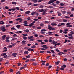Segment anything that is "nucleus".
I'll use <instances>...</instances> for the list:
<instances>
[{"mask_svg":"<svg viewBox=\"0 0 74 74\" xmlns=\"http://www.w3.org/2000/svg\"><path fill=\"white\" fill-rule=\"evenodd\" d=\"M11 10L12 11H15V10H16V8H11Z\"/></svg>","mask_w":74,"mask_h":74,"instance_id":"bf43d9fd","label":"nucleus"},{"mask_svg":"<svg viewBox=\"0 0 74 74\" xmlns=\"http://www.w3.org/2000/svg\"><path fill=\"white\" fill-rule=\"evenodd\" d=\"M32 4V3L30 2L28 4V5H31Z\"/></svg>","mask_w":74,"mask_h":74,"instance_id":"603ef678","label":"nucleus"},{"mask_svg":"<svg viewBox=\"0 0 74 74\" xmlns=\"http://www.w3.org/2000/svg\"><path fill=\"white\" fill-rule=\"evenodd\" d=\"M16 9L17 10H19V7H16Z\"/></svg>","mask_w":74,"mask_h":74,"instance_id":"37998d69","label":"nucleus"},{"mask_svg":"<svg viewBox=\"0 0 74 74\" xmlns=\"http://www.w3.org/2000/svg\"><path fill=\"white\" fill-rule=\"evenodd\" d=\"M4 71H3L0 72V74H4Z\"/></svg>","mask_w":74,"mask_h":74,"instance_id":"774afa93","label":"nucleus"},{"mask_svg":"<svg viewBox=\"0 0 74 74\" xmlns=\"http://www.w3.org/2000/svg\"><path fill=\"white\" fill-rule=\"evenodd\" d=\"M50 51L52 53H55L54 51L53 50H50Z\"/></svg>","mask_w":74,"mask_h":74,"instance_id":"3c124183","label":"nucleus"},{"mask_svg":"<svg viewBox=\"0 0 74 74\" xmlns=\"http://www.w3.org/2000/svg\"><path fill=\"white\" fill-rule=\"evenodd\" d=\"M41 31H42L43 32H46V29H41Z\"/></svg>","mask_w":74,"mask_h":74,"instance_id":"e2e57ef3","label":"nucleus"},{"mask_svg":"<svg viewBox=\"0 0 74 74\" xmlns=\"http://www.w3.org/2000/svg\"><path fill=\"white\" fill-rule=\"evenodd\" d=\"M56 3L57 4H59L60 3V2L58 1H56Z\"/></svg>","mask_w":74,"mask_h":74,"instance_id":"6e6d98bb","label":"nucleus"},{"mask_svg":"<svg viewBox=\"0 0 74 74\" xmlns=\"http://www.w3.org/2000/svg\"><path fill=\"white\" fill-rule=\"evenodd\" d=\"M40 33L41 34H45V32L42 31H41L40 32Z\"/></svg>","mask_w":74,"mask_h":74,"instance_id":"13d9d810","label":"nucleus"},{"mask_svg":"<svg viewBox=\"0 0 74 74\" xmlns=\"http://www.w3.org/2000/svg\"><path fill=\"white\" fill-rule=\"evenodd\" d=\"M62 12V14H66V11H63Z\"/></svg>","mask_w":74,"mask_h":74,"instance_id":"5fc2aeb1","label":"nucleus"},{"mask_svg":"<svg viewBox=\"0 0 74 74\" xmlns=\"http://www.w3.org/2000/svg\"><path fill=\"white\" fill-rule=\"evenodd\" d=\"M52 42L53 44H56V43H58V42H55V40H53L52 41Z\"/></svg>","mask_w":74,"mask_h":74,"instance_id":"2eb2a0df","label":"nucleus"},{"mask_svg":"<svg viewBox=\"0 0 74 74\" xmlns=\"http://www.w3.org/2000/svg\"><path fill=\"white\" fill-rule=\"evenodd\" d=\"M64 18H67V19H68V18H70V17L68 16H65L64 17Z\"/></svg>","mask_w":74,"mask_h":74,"instance_id":"f704fd0d","label":"nucleus"},{"mask_svg":"<svg viewBox=\"0 0 74 74\" xmlns=\"http://www.w3.org/2000/svg\"><path fill=\"white\" fill-rule=\"evenodd\" d=\"M40 26H44V24L42 23H40Z\"/></svg>","mask_w":74,"mask_h":74,"instance_id":"4d7b16f0","label":"nucleus"},{"mask_svg":"<svg viewBox=\"0 0 74 74\" xmlns=\"http://www.w3.org/2000/svg\"><path fill=\"white\" fill-rule=\"evenodd\" d=\"M53 3L52 0H51L49 1V2L48 3V4H51V3Z\"/></svg>","mask_w":74,"mask_h":74,"instance_id":"4468645a","label":"nucleus"},{"mask_svg":"<svg viewBox=\"0 0 74 74\" xmlns=\"http://www.w3.org/2000/svg\"><path fill=\"white\" fill-rule=\"evenodd\" d=\"M60 24L61 26H62V25H65L64 23H59V25Z\"/></svg>","mask_w":74,"mask_h":74,"instance_id":"aec40b11","label":"nucleus"},{"mask_svg":"<svg viewBox=\"0 0 74 74\" xmlns=\"http://www.w3.org/2000/svg\"><path fill=\"white\" fill-rule=\"evenodd\" d=\"M24 54H25L26 55L28 54L29 53V52L27 51H25L24 52Z\"/></svg>","mask_w":74,"mask_h":74,"instance_id":"412c9836","label":"nucleus"},{"mask_svg":"<svg viewBox=\"0 0 74 74\" xmlns=\"http://www.w3.org/2000/svg\"><path fill=\"white\" fill-rule=\"evenodd\" d=\"M10 72H13V71H14L13 70V69H11L10 70Z\"/></svg>","mask_w":74,"mask_h":74,"instance_id":"de8ad7c7","label":"nucleus"},{"mask_svg":"<svg viewBox=\"0 0 74 74\" xmlns=\"http://www.w3.org/2000/svg\"><path fill=\"white\" fill-rule=\"evenodd\" d=\"M27 51H34V49H33L29 48L28 49Z\"/></svg>","mask_w":74,"mask_h":74,"instance_id":"423d86ee","label":"nucleus"},{"mask_svg":"<svg viewBox=\"0 0 74 74\" xmlns=\"http://www.w3.org/2000/svg\"><path fill=\"white\" fill-rule=\"evenodd\" d=\"M68 38L69 39H73L74 38L73 36H69Z\"/></svg>","mask_w":74,"mask_h":74,"instance_id":"473e14b6","label":"nucleus"},{"mask_svg":"<svg viewBox=\"0 0 74 74\" xmlns=\"http://www.w3.org/2000/svg\"><path fill=\"white\" fill-rule=\"evenodd\" d=\"M42 47L45 49H48V46H47L46 45H43L42 46Z\"/></svg>","mask_w":74,"mask_h":74,"instance_id":"39448f33","label":"nucleus"},{"mask_svg":"<svg viewBox=\"0 0 74 74\" xmlns=\"http://www.w3.org/2000/svg\"><path fill=\"white\" fill-rule=\"evenodd\" d=\"M30 11H27L25 12V14H28L30 13Z\"/></svg>","mask_w":74,"mask_h":74,"instance_id":"dca6fc26","label":"nucleus"},{"mask_svg":"<svg viewBox=\"0 0 74 74\" xmlns=\"http://www.w3.org/2000/svg\"><path fill=\"white\" fill-rule=\"evenodd\" d=\"M23 23H24V24H27V21H24Z\"/></svg>","mask_w":74,"mask_h":74,"instance_id":"72a5a7b5","label":"nucleus"},{"mask_svg":"<svg viewBox=\"0 0 74 74\" xmlns=\"http://www.w3.org/2000/svg\"><path fill=\"white\" fill-rule=\"evenodd\" d=\"M71 25V23H66V25H67L66 26V27H71L73 26L72 25Z\"/></svg>","mask_w":74,"mask_h":74,"instance_id":"20e7f679","label":"nucleus"},{"mask_svg":"<svg viewBox=\"0 0 74 74\" xmlns=\"http://www.w3.org/2000/svg\"><path fill=\"white\" fill-rule=\"evenodd\" d=\"M23 60H27V58H22Z\"/></svg>","mask_w":74,"mask_h":74,"instance_id":"8fccbe9b","label":"nucleus"},{"mask_svg":"<svg viewBox=\"0 0 74 74\" xmlns=\"http://www.w3.org/2000/svg\"><path fill=\"white\" fill-rule=\"evenodd\" d=\"M34 25V23H30L29 25L27 24H23V26H29V27H32V26H33Z\"/></svg>","mask_w":74,"mask_h":74,"instance_id":"f03ea898","label":"nucleus"},{"mask_svg":"<svg viewBox=\"0 0 74 74\" xmlns=\"http://www.w3.org/2000/svg\"><path fill=\"white\" fill-rule=\"evenodd\" d=\"M16 27H17V28H19L20 27H21V25H17L16 26Z\"/></svg>","mask_w":74,"mask_h":74,"instance_id":"c85d7f7f","label":"nucleus"},{"mask_svg":"<svg viewBox=\"0 0 74 74\" xmlns=\"http://www.w3.org/2000/svg\"><path fill=\"white\" fill-rule=\"evenodd\" d=\"M31 1L33 2V3H37L38 0H31Z\"/></svg>","mask_w":74,"mask_h":74,"instance_id":"f8f14e48","label":"nucleus"},{"mask_svg":"<svg viewBox=\"0 0 74 74\" xmlns=\"http://www.w3.org/2000/svg\"><path fill=\"white\" fill-rule=\"evenodd\" d=\"M47 53H52V52H51V51H47Z\"/></svg>","mask_w":74,"mask_h":74,"instance_id":"a19ab883","label":"nucleus"},{"mask_svg":"<svg viewBox=\"0 0 74 74\" xmlns=\"http://www.w3.org/2000/svg\"><path fill=\"white\" fill-rule=\"evenodd\" d=\"M23 38L24 40H26L27 38V37H26V36H23Z\"/></svg>","mask_w":74,"mask_h":74,"instance_id":"2f4dec72","label":"nucleus"},{"mask_svg":"<svg viewBox=\"0 0 74 74\" xmlns=\"http://www.w3.org/2000/svg\"><path fill=\"white\" fill-rule=\"evenodd\" d=\"M66 66L65 64H64L62 65V66H61V68H66Z\"/></svg>","mask_w":74,"mask_h":74,"instance_id":"a211bd4d","label":"nucleus"},{"mask_svg":"<svg viewBox=\"0 0 74 74\" xmlns=\"http://www.w3.org/2000/svg\"><path fill=\"white\" fill-rule=\"evenodd\" d=\"M60 5L61 6H64V4L63 3H61L60 4Z\"/></svg>","mask_w":74,"mask_h":74,"instance_id":"79ce46f5","label":"nucleus"},{"mask_svg":"<svg viewBox=\"0 0 74 74\" xmlns=\"http://www.w3.org/2000/svg\"><path fill=\"white\" fill-rule=\"evenodd\" d=\"M40 8H43V5H41L40 6Z\"/></svg>","mask_w":74,"mask_h":74,"instance_id":"864d4df0","label":"nucleus"},{"mask_svg":"<svg viewBox=\"0 0 74 74\" xmlns=\"http://www.w3.org/2000/svg\"><path fill=\"white\" fill-rule=\"evenodd\" d=\"M40 53H43L44 52V51H41L40 52Z\"/></svg>","mask_w":74,"mask_h":74,"instance_id":"052dcab7","label":"nucleus"},{"mask_svg":"<svg viewBox=\"0 0 74 74\" xmlns=\"http://www.w3.org/2000/svg\"><path fill=\"white\" fill-rule=\"evenodd\" d=\"M60 63V61H58L57 62H55V64H56V65H58L59 64V63Z\"/></svg>","mask_w":74,"mask_h":74,"instance_id":"4be33fe9","label":"nucleus"},{"mask_svg":"<svg viewBox=\"0 0 74 74\" xmlns=\"http://www.w3.org/2000/svg\"><path fill=\"white\" fill-rule=\"evenodd\" d=\"M45 23H49V22H48L47 21H46L45 22Z\"/></svg>","mask_w":74,"mask_h":74,"instance_id":"09e8293b","label":"nucleus"},{"mask_svg":"<svg viewBox=\"0 0 74 74\" xmlns=\"http://www.w3.org/2000/svg\"><path fill=\"white\" fill-rule=\"evenodd\" d=\"M34 6H37V5H39L37 3L34 4L33 5Z\"/></svg>","mask_w":74,"mask_h":74,"instance_id":"c9c22d12","label":"nucleus"},{"mask_svg":"<svg viewBox=\"0 0 74 74\" xmlns=\"http://www.w3.org/2000/svg\"><path fill=\"white\" fill-rule=\"evenodd\" d=\"M32 48H36V46L35 45H33L31 47Z\"/></svg>","mask_w":74,"mask_h":74,"instance_id":"393cba45","label":"nucleus"},{"mask_svg":"<svg viewBox=\"0 0 74 74\" xmlns=\"http://www.w3.org/2000/svg\"><path fill=\"white\" fill-rule=\"evenodd\" d=\"M6 37V35H4L2 36V38L3 39V40L5 39V37Z\"/></svg>","mask_w":74,"mask_h":74,"instance_id":"b1692460","label":"nucleus"},{"mask_svg":"<svg viewBox=\"0 0 74 74\" xmlns=\"http://www.w3.org/2000/svg\"><path fill=\"white\" fill-rule=\"evenodd\" d=\"M4 49H5V50H4L2 52H7V49L6 47H4L3 48Z\"/></svg>","mask_w":74,"mask_h":74,"instance_id":"1a4fd4ad","label":"nucleus"},{"mask_svg":"<svg viewBox=\"0 0 74 74\" xmlns=\"http://www.w3.org/2000/svg\"><path fill=\"white\" fill-rule=\"evenodd\" d=\"M43 1V0H39L38 2V3H40V2H41V1Z\"/></svg>","mask_w":74,"mask_h":74,"instance_id":"49530a36","label":"nucleus"},{"mask_svg":"<svg viewBox=\"0 0 74 74\" xmlns=\"http://www.w3.org/2000/svg\"><path fill=\"white\" fill-rule=\"evenodd\" d=\"M12 4H16V3L13 1L12 2Z\"/></svg>","mask_w":74,"mask_h":74,"instance_id":"c03bdc74","label":"nucleus"},{"mask_svg":"<svg viewBox=\"0 0 74 74\" xmlns=\"http://www.w3.org/2000/svg\"><path fill=\"white\" fill-rule=\"evenodd\" d=\"M70 33H71V34H74V32H73V31H71L70 32Z\"/></svg>","mask_w":74,"mask_h":74,"instance_id":"0e129e2a","label":"nucleus"},{"mask_svg":"<svg viewBox=\"0 0 74 74\" xmlns=\"http://www.w3.org/2000/svg\"><path fill=\"white\" fill-rule=\"evenodd\" d=\"M51 5H53V6H56L57 4L54 3H52L51 4Z\"/></svg>","mask_w":74,"mask_h":74,"instance_id":"c756f323","label":"nucleus"},{"mask_svg":"<svg viewBox=\"0 0 74 74\" xmlns=\"http://www.w3.org/2000/svg\"><path fill=\"white\" fill-rule=\"evenodd\" d=\"M11 30H16V29L15 28V27H13L11 28Z\"/></svg>","mask_w":74,"mask_h":74,"instance_id":"bb28decb","label":"nucleus"},{"mask_svg":"<svg viewBox=\"0 0 74 74\" xmlns=\"http://www.w3.org/2000/svg\"><path fill=\"white\" fill-rule=\"evenodd\" d=\"M24 31L27 33H29V30L27 29L24 30Z\"/></svg>","mask_w":74,"mask_h":74,"instance_id":"a878e982","label":"nucleus"},{"mask_svg":"<svg viewBox=\"0 0 74 74\" xmlns=\"http://www.w3.org/2000/svg\"><path fill=\"white\" fill-rule=\"evenodd\" d=\"M21 18H18L17 19H16V21H20V20H21Z\"/></svg>","mask_w":74,"mask_h":74,"instance_id":"cd10ccee","label":"nucleus"},{"mask_svg":"<svg viewBox=\"0 0 74 74\" xmlns=\"http://www.w3.org/2000/svg\"><path fill=\"white\" fill-rule=\"evenodd\" d=\"M17 55V53H13L12 54V56H14L15 58L16 56V55Z\"/></svg>","mask_w":74,"mask_h":74,"instance_id":"0eeeda50","label":"nucleus"},{"mask_svg":"<svg viewBox=\"0 0 74 74\" xmlns=\"http://www.w3.org/2000/svg\"><path fill=\"white\" fill-rule=\"evenodd\" d=\"M33 38H34V37L33 36H28V39H33Z\"/></svg>","mask_w":74,"mask_h":74,"instance_id":"9d476101","label":"nucleus"},{"mask_svg":"<svg viewBox=\"0 0 74 74\" xmlns=\"http://www.w3.org/2000/svg\"><path fill=\"white\" fill-rule=\"evenodd\" d=\"M7 55H6L3 56V58H4V59H6V58H7Z\"/></svg>","mask_w":74,"mask_h":74,"instance_id":"680f3d73","label":"nucleus"},{"mask_svg":"<svg viewBox=\"0 0 74 74\" xmlns=\"http://www.w3.org/2000/svg\"><path fill=\"white\" fill-rule=\"evenodd\" d=\"M25 58H30V56L28 55L25 57Z\"/></svg>","mask_w":74,"mask_h":74,"instance_id":"e433bc0d","label":"nucleus"},{"mask_svg":"<svg viewBox=\"0 0 74 74\" xmlns=\"http://www.w3.org/2000/svg\"><path fill=\"white\" fill-rule=\"evenodd\" d=\"M25 69V67H21L20 68V70H23V69Z\"/></svg>","mask_w":74,"mask_h":74,"instance_id":"ea45409f","label":"nucleus"},{"mask_svg":"<svg viewBox=\"0 0 74 74\" xmlns=\"http://www.w3.org/2000/svg\"><path fill=\"white\" fill-rule=\"evenodd\" d=\"M36 14V12H33L31 13V15H33L34 14Z\"/></svg>","mask_w":74,"mask_h":74,"instance_id":"a18cd8bd","label":"nucleus"},{"mask_svg":"<svg viewBox=\"0 0 74 74\" xmlns=\"http://www.w3.org/2000/svg\"><path fill=\"white\" fill-rule=\"evenodd\" d=\"M43 12L42 13V15H46V10H44L43 11Z\"/></svg>","mask_w":74,"mask_h":74,"instance_id":"9b49d317","label":"nucleus"},{"mask_svg":"<svg viewBox=\"0 0 74 74\" xmlns=\"http://www.w3.org/2000/svg\"><path fill=\"white\" fill-rule=\"evenodd\" d=\"M5 28V26H4V25H3L1 27L0 29L1 30L2 32H4L7 30V29Z\"/></svg>","mask_w":74,"mask_h":74,"instance_id":"f257e3e1","label":"nucleus"},{"mask_svg":"<svg viewBox=\"0 0 74 74\" xmlns=\"http://www.w3.org/2000/svg\"><path fill=\"white\" fill-rule=\"evenodd\" d=\"M62 21L64 22H67V21H68L67 20L64 18H63L62 19Z\"/></svg>","mask_w":74,"mask_h":74,"instance_id":"6ab92c4d","label":"nucleus"},{"mask_svg":"<svg viewBox=\"0 0 74 74\" xmlns=\"http://www.w3.org/2000/svg\"><path fill=\"white\" fill-rule=\"evenodd\" d=\"M48 8H53V6H49L47 7Z\"/></svg>","mask_w":74,"mask_h":74,"instance_id":"7c9ffc66","label":"nucleus"},{"mask_svg":"<svg viewBox=\"0 0 74 74\" xmlns=\"http://www.w3.org/2000/svg\"><path fill=\"white\" fill-rule=\"evenodd\" d=\"M48 27V29L49 30H55V29L53 28L50 25H49Z\"/></svg>","mask_w":74,"mask_h":74,"instance_id":"7ed1b4c3","label":"nucleus"},{"mask_svg":"<svg viewBox=\"0 0 74 74\" xmlns=\"http://www.w3.org/2000/svg\"><path fill=\"white\" fill-rule=\"evenodd\" d=\"M56 51L57 52H60V50L57 49H56Z\"/></svg>","mask_w":74,"mask_h":74,"instance_id":"69168bd1","label":"nucleus"},{"mask_svg":"<svg viewBox=\"0 0 74 74\" xmlns=\"http://www.w3.org/2000/svg\"><path fill=\"white\" fill-rule=\"evenodd\" d=\"M51 25H52V26H55V25H56V26L58 25H57L56 23H52L51 24Z\"/></svg>","mask_w":74,"mask_h":74,"instance_id":"f3484780","label":"nucleus"},{"mask_svg":"<svg viewBox=\"0 0 74 74\" xmlns=\"http://www.w3.org/2000/svg\"><path fill=\"white\" fill-rule=\"evenodd\" d=\"M5 38L6 40H9L10 39V37L9 36L6 37Z\"/></svg>","mask_w":74,"mask_h":74,"instance_id":"58836bf2","label":"nucleus"},{"mask_svg":"<svg viewBox=\"0 0 74 74\" xmlns=\"http://www.w3.org/2000/svg\"><path fill=\"white\" fill-rule=\"evenodd\" d=\"M44 9H39L38 10V12H43L44 11Z\"/></svg>","mask_w":74,"mask_h":74,"instance_id":"ddd939ff","label":"nucleus"},{"mask_svg":"<svg viewBox=\"0 0 74 74\" xmlns=\"http://www.w3.org/2000/svg\"><path fill=\"white\" fill-rule=\"evenodd\" d=\"M36 59L34 58V59H31L30 60V62H32V61H35Z\"/></svg>","mask_w":74,"mask_h":74,"instance_id":"5701e85b","label":"nucleus"},{"mask_svg":"<svg viewBox=\"0 0 74 74\" xmlns=\"http://www.w3.org/2000/svg\"><path fill=\"white\" fill-rule=\"evenodd\" d=\"M38 41V42H42V40H37Z\"/></svg>","mask_w":74,"mask_h":74,"instance_id":"338daca9","label":"nucleus"},{"mask_svg":"<svg viewBox=\"0 0 74 74\" xmlns=\"http://www.w3.org/2000/svg\"><path fill=\"white\" fill-rule=\"evenodd\" d=\"M32 64L34 66H37V63H33Z\"/></svg>","mask_w":74,"mask_h":74,"instance_id":"4c0bfd02","label":"nucleus"},{"mask_svg":"<svg viewBox=\"0 0 74 74\" xmlns=\"http://www.w3.org/2000/svg\"><path fill=\"white\" fill-rule=\"evenodd\" d=\"M25 42H26V41L25 40H23L22 42V43L23 44V45H25V44H26Z\"/></svg>","mask_w":74,"mask_h":74,"instance_id":"6e6552de","label":"nucleus"}]
</instances>
